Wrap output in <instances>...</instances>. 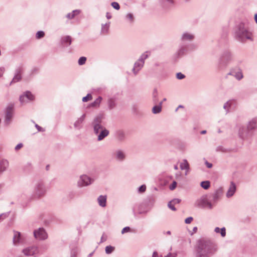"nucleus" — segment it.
Returning <instances> with one entry per match:
<instances>
[{"instance_id": "nucleus-50", "label": "nucleus", "mask_w": 257, "mask_h": 257, "mask_svg": "<svg viewBox=\"0 0 257 257\" xmlns=\"http://www.w3.org/2000/svg\"><path fill=\"white\" fill-rule=\"evenodd\" d=\"M130 227H128V226H127V227H124V228L122 229V230H121V233H122V234H123V233H125V232H127L130 231Z\"/></svg>"}, {"instance_id": "nucleus-23", "label": "nucleus", "mask_w": 257, "mask_h": 257, "mask_svg": "<svg viewBox=\"0 0 257 257\" xmlns=\"http://www.w3.org/2000/svg\"><path fill=\"white\" fill-rule=\"evenodd\" d=\"M162 101L159 102L158 105L156 104L152 108V112L154 114L159 113L162 110Z\"/></svg>"}, {"instance_id": "nucleus-58", "label": "nucleus", "mask_w": 257, "mask_h": 257, "mask_svg": "<svg viewBox=\"0 0 257 257\" xmlns=\"http://www.w3.org/2000/svg\"><path fill=\"white\" fill-rule=\"evenodd\" d=\"M4 69L3 68H0V77H1L3 74V73H4Z\"/></svg>"}, {"instance_id": "nucleus-45", "label": "nucleus", "mask_w": 257, "mask_h": 257, "mask_svg": "<svg viewBox=\"0 0 257 257\" xmlns=\"http://www.w3.org/2000/svg\"><path fill=\"white\" fill-rule=\"evenodd\" d=\"M185 48L184 47L181 48L178 51L179 55H183L185 53Z\"/></svg>"}, {"instance_id": "nucleus-64", "label": "nucleus", "mask_w": 257, "mask_h": 257, "mask_svg": "<svg viewBox=\"0 0 257 257\" xmlns=\"http://www.w3.org/2000/svg\"><path fill=\"white\" fill-rule=\"evenodd\" d=\"M197 230V227H194V228H193V230H194V231H196Z\"/></svg>"}, {"instance_id": "nucleus-3", "label": "nucleus", "mask_w": 257, "mask_h": 257, "mask_svg": "<svg viewBox=\"0 0 257 257\" xmlns=\"http://www.w3.org/2000/svg\"><path fill=\"white\" fill-rule=\"evenodd\" d=\"M46 192L44 183L42 181L36 182L34 186L33 194L34 197L40 198L44 195Z\"/></svg>"}, {"instance_id": "nucleus-38", "label": "nucleus", "mask_w": 257, "mask_h": 257, "mask_svg": "<svg viewBox=\"0 0 257 257\" xmlns=\"http://www.w3.org/2000/svg\"><path fill=\"white\" fill-rule=\"evenodd\" d=\"M86 61V58L85 57H81L78 60V64L79 65H82L84 64Z\"/></svg>"}, {"instance_id": "nucleus-19", "label": "nucleus", "mask_w": 257, "mask_h": 257, "mask_svg": "<svg viewBox=\"0 0 257 257\" xmlns=\"http://www.w3.org/2000/svg\"><path fill=\"white\" fill-rule=\"evenodd\" d=\"M109 131L105 127L103 128V130H102L98 134H96V135H97V140L98 141H100L103 140L109 135Z\"/></svg>"}, {"instance_id": "nucleus-49", "label": "nucleus", "mask_w": 257, "mask_h": 257, "mask_svg": "<svg viewBox=\"0 0 257 257\" xmlns=\"http://www.w3.org/2000/svg\"><path fill=\"white\" fill-rule=\"evenodd\" d=\"M181 201V200L178 198H175L171 201V202L174 204H179Z\"/></svg>"}, {"instance_id": "nucleus-47", "label": "nucleus", "mask_w": 257, "mask_h": 257, "mask_svg": "<svg viewBox=\"0 0 257 257\" xmlns=\"http://www.w3.org/2000/svg\"><path fill=\"white\" fill-rule=\"evenodd\" d=\"M168 206L173 211L176 210V208L174 207V205L171 201L168 203Z\"/></svg>"}, {"instance_id": "nucleus-28", "label": "nucleus", "mask_w": 257, "mask_h": 257, "mask_svg": "<svg viewBox=\"0 0 257 257\" xmlns=\"http://www.w3.org/2000/svg\"><path fill=\"white\" fill-rule=\"evenodd\" d=\"M116 137L119 141H122L125 138V133L122 131H118L116 132Z\"/></svg>"}, {"instance_id": "nucleus-54", "label": "nucleus", "mask_w": 257, "mask_h": 257, "mask_svg": "<svg viewBox=\"0 0 257 257\" xmlns=\"http://www.w3.org/2000/svg\"><path fill=\"white\" fill-rule=\"evenodd\" d=\"M239 134L241 137H243L244 135L243 128H240L239 131Z\"/></svg>"}, {"instance_id": "nucleus-10", "label": "nucleus", "mask_w": 257, "mask_h": 257, "mask_svg": "<svg viewBox=\"0 0 257 257\" xmlns=\"http://www.w3.org/2000/svg\"><path fill=\"white\" fill-rule=\"evenodd\" d=\"M34 235L36 239L44 240L48 237L47 234L43 228H39L34 231Z\"/></svg>"}, {"instance_id": "nucleus-36", "label": "nucleus", "mask_w": 257, "mask_h": 257, "mask_svg": "<svg viewBox=\"0 0 257 257\" xmlns=\"http://www.w3.org/2000/svg\"><path fill=\"white\" fill-rule=\"evenodd\" d=\"M62 42L63 43H67V45H70L71 44V38L70 36H67L62 38Z\"/></svg>"}, {"instance_id": "nucleus-59", "label": "nucleus", "mask_w": 257, "mask_h": 257, "mask_svg": "<svg viewBox=\"0 0 257 257\" xmlns=\"http://www.w3.org/2000/svg\"><path fill=\"white\" fill-rule=\"evenodd\" d=\"M158 256V254H157V252H156V251H154L153 252V255H152V257H157Z\"/></svg>"}, {"instance_id": "nucleus-52", "label": "nucleus", "mask_w": 257, "mask_h": 257, "mask_svg": "<svg viewBox=\"0 0 257 257\" xmlns=\"http://www.w3.org/2000/svg\"><path fill=\"white\" fill-rule=\"evenodd\" d=\"M192 220H193V218L192 217H189L185 219V222L186 224H189V223H190Z\"/></svg>"}, {"instance_id": "nucleus-21", "label": "nucleus", "mask_w": 257, "mask_h": 257, "mask_svg": "<svg viewBox=\"0 0 257 257\" xmlns=\"http://www.w3.org/2000/svg\"><path fill=\"white\" fill-rule=\"evenodd\" d=\"M9 167V162L6 160H3L0 162V175L5 171Z\"/></svg>"}, {"instance_id": "nucleus-42", "label": "nucleus", "mask_w": 257, "mask_h": 257, "mask_svg": "<svg viewBox=\"0 0 257 257\" xmlns=\"http://www.w3.org/2000/svg\"><path fill=\"white\" fill-rule=\"evenodd\" d=\"M126 18L131 23L134 21V17L133 14L128 13L126 15Z\"/></svg>"}, {"instance_id": "nucleus-17", "label": "nucleus", "mask_w": 257, "mask_h": 257, "mask_svg": "<svg viewBox=\"0 0 257 257\" xmlns=\"http://www.w3.org/2000/svg\"><path fill=\"white\" fill-rule=\"evenodd\" d=\"M236 185L233 182H231L230 186L226 192V196L227 198H230L232 196L236 191Z\"/></svg>"}, {"instance_id": "nucleus-53", "label": "nucleus", "mask_w": 257, "mask_h": 257, "mask_svg": "<svg viewBox=\"0 0 257 257\" xmlns=\"http://www.w3.org/2000/svg\"><path fill=\"white\" fill-rule=\"evenodd\" d=\"M35 127L37 128L39 132H44L45 130L42 127L40 126L37 124H35Z\"/></svg>"}, {"instance_id": "nucleus-13", "label": "nucleus", "mask_w": 257, "mask_h": 257, "mask_svg": "<svg viewBox=\"0 0 257 257\" xmlns=\"http://www.w3.org/2000/svg\"><path fill=\"white\" fill-rule=\"evenodd\" d=\"M13 105L8 106L6 109V114L5 117V123L9 124L13 117Z\"/></svg>"}, {"instance_id": "nucleus-12", "label": "nucleus", "mask_w": 257, "mask_h": 257, "mask_svg": "<svg viewBox=\"0 0 257 257\" xmlns=\"http://www.w3.org/2000/svg\"><path fill=\"white\" fill-rule=\"evenodd\" d=\"M34 99V95L29 91H27L25 94L20 97V101L22 104L26 103Z\"/></svg>"}, {"instance_id": "nucleus-48", "label": "nucleus", "mask_w": 257, "mask_h": 257, "mask_svg": "<svg viewBox=\"0 0 257 257\" xmlns=\"http://www.w3.org/2000/svg\"><path fill=\"white\" fill-rule=\"evenodd\" d=\"M146 185H143L139 188V191L140 192H144L146 191Z\"/></svg>"}, {"instance_id": "nucleus-7", "label": "nucleus", "mask_w": 257, "mask_h": 257, "mask_svg": "<svg viewBox=\"0 0 257 257\" xmlns=\"http://www.w3.org/2000/svg\"><path fill=\"white\" fill-rule=\"evenodd\" d=\"M234 57L230 51H225L222 53L220 58V64L226 66L233 61Z\"/></svg>"}, {"instance_id": "nucleus-6", "label": "nucleus", "mask_w": 257, "mask_h": 257, "mask_svg": "<svg viewBox=\"0 0 257 257\" xmlns=\"http://www.w3.org/2000/svg\"><path fill=\"white\" fill-rule=\"evenodd\" d=\"M103 119L102 115H97L92 122V125L93 128L94 133L95 135L98 134L99 132L105 127L101 124Z\"/></svg>"}, {"instance_id": "nucleus-63", "label": "nucleus", "mask_w": 257, "mask_h": 257, "mask_svg": "<svg viewBox=\"0 0 257 257\" xmlns=\"http://www.w3.org/2000/svg\"><path fill=\"white\" fill-rule=\"evenodd\" d=\"M174 169L176 170H177L178 169V167L177 165H175L174 166Z\"/></svg>"}, {"instance_id": "nucleus-44", "label": "nucleus", "mask_w": 257, "mask_h": 257, "mask_svg": "<svg viewBox=\"0 0 257 257\" xmlns=\"http://www.w3.org/2000/svg\"><path fill=\"white\" fill-rule=\"evenodd\" d=\"M176 77L178 79H182L185 77V76L181 72L177 73Z\"/></svg>"}, {"instance_id": "nucleus-4", "label": "nucleus", "mask_w": 257, "mask_h": 257, "mask_svg": "<svg viewBox=\"0 0 257 257\" xmlns=\"http://www.w3.org/2000/svg\"><path fill=\"white\" fill-rule=\"evenodd\" d=\"M148 58V55L147 52L143 53L139 59L135 63L132 71L135 75H136L138 72L143 67L145 60Z\"/></svg>"}, {"instance_id": "nucleus-30", "label": "nucleus", "mask_w": 257, "mask_h": 257, "mask_svg": "<svg viewBox=\"0 0 257 257\" xmlns=\"http://www.w3.org/2000/svg\"><path fill=\"white\" fill-rule=\"evenodd\" d=\"M108 105L110 109H113L116 106L115 100L114 98H110L108 100Z\"/></svg>"}, {"instance_id": "nucleus-56", "label": "nucleus", "mask_w": 257, "mask_h": 257, "mask_svg": "<svg viewBox=\"0 0 257 257\" xmlns=\"http://www.w3.org/2000/svg\"><path fill=\"white\" fill-rule=\"evenodd\" d=\"M205 164H206L207 167L208 168H211L212 167V164L211 163H210L207 162V161L205 162Z\"/></svg>"}, {"instance_id": "nucleus-24", "label": "nucleus", "mask_w": 257, "mask_h": 257, "mask_svg": "<svg viewBox=\"0 0 257 257\" xmlns=\"http://www.w3.org/2000/svg\"><path fill=\"white\" fill-rule=\"evenodd\" d=\"M81 13V10H75L73 11L71 13H68L66 15V18L69 20L73 19L75 16L78 15Z\"/></svg>"}, {"instance_id": "nucleus-61", "label": "nucleus", "mask_w": 257, "mask_h": 257, "mask_svg": "<svg viewBox=\"0 0 257 257\" xmlns=\"http://www.w3.org/2000/svg\"><path fill=\"white\" fill-rule=\"evenodd\" d=\"M206 131H205V130H204V131H202L201 132V134H202V135L206 134Z\"/></svg>"}, {"instance_id": "nucleus-22", "label": "nucleus", "mask_w": 257, "mask_h": 257, "mask_svg": "<svg viewBox=\"0 0 257 257\" xmlns=\"http://www.w3.org/2000/svg\"><path fill=\"white\" fill-rule=\"evenodd\" d=\"M106 195H100L97 198L98 203L99 206L104 207L106 205Z\"/></svg>"}, {"instance_id": "nucleus-62", "label": "nucleus", "mask_w": 257, "mask_h": 257, "mask_svg": "<svg viewBox=\"0 0 257 257\" xmlns=\"http://www.w3.org/2000/svg\"><path fill=\"white\" fill-rule=\"evenodd\" d=\"M93 252H91L90 253H89L88 254V257H91L92 255H93Z\"/></svg>"}, {"instance_id": "nucleus-29", "label": "nucleus", "mask_w": 257, "mask_h": 257, "mask_svg": "<svg viewBox=\"0 0 257 257\" xmlns=\"http://www.w3.org/2000/svg\"><path fill=\"white\" fill-rule=\"evenodd\" d=\"M214 231L217 233H220L222 237H224L226 235V229L225 227H222L220 229L219 227H216L215 228Z\"/></svg>"}, {"instance_id": "nucleus-11", "label": "nucleus", "mask_w": 257, "mask_h": 257, "mask_svg": "<svg viewBox=\"0 0 257 257\" xmlns=\"http://www.w3.org/2000/svg\"><path fill=\"white\" fill-rule=\"evenodd\" d=\"M22 252L26 256H32L38 252V248L35 246H30L24 248Z\"/></svg>"}, {"instance_id": "nucleus-15", "label": "nucleus", "mask_w": 257, "mask_h": 257, "mask_svg": "<svg viewBox=\"0 0 257 257\" xmlns=\"http://www.w3.org/2000/svg\"><path fill=\"white\" fill-rule=\"evenodd\" d=\"M195 38L193 33L185 32L183 33L181 37V40L182 42H190L194 40Z\"/></svg>"}, {"instance_id": "nucleus-39", "label": "nucleus", "mask_w": 257, "mask_h": 257, "mask_svg": "<svg viewBox=\"0 0 257 257\" xmlns=\"http://www.w3.org/2000/svg\"><path fill=\"white\" fill-rule=\"evenodd\" d=\"M9 212H6L2 213L0 215V222L2 221L5 219L7 218L9 216Z\"/></svg>"}, {"instance_id": "nucleus-43", "label": "nucleus", "mask_w": 257, "mask_h": 257, "mask_svg": "<svg viewBox=\"0 0 257 257\" xmlns=\"http://www.w3.org/2000/svg\"><path fill=\"white\" fill-rule=\"evenodd\" d=\"M111 5V6L115 10H118L120 8L119 5L117 2H112Z\"/></svg>"}, {"instance_id": "nucleus-27", "label": "nucleus", "mask_w": 257, "mask_h": 257, "mask_svg": "<svg viewBox=\"0 0 257 257\" xmlns=\"http://www.w3.org/2000/svg\"><path fill=\"white\" fill-rule=\"evenodd\" d=\"M180 167L181 170H186L188 171L189 169V165L187 161L184 160L183 162L181 163Z\"/></svg>"}, {"instance_id": "nucleus-8", "label": "nucleus", "mask_w": 257, "mask_h": 257, "mask_svg": "<svg viewBox=\"0 0 257 257\" xmlns=\"http://www.w3.org/2000/svg\"><path fill=\"white\" fill-rule=\"evenodd\" d=\"M94 181V179L86 175H82L80 176L77 182V185L79 187L87 186L91 184Z\"/></svg>"}, {"instance_id": "nucleus-18", "label": "nucleus", "mask_w": 257, "mask_h": 257, "mask_svg": "<svg viewBox=\"0 0 257 257\" xmlns=\"http://www.w3.org/2000/svg\"><path fill=\"white\" fill-rule=\"evenodd\" d=\"M22 71V69L21 68H18L16 70L15 75L13 80L11 82L10 84L19 82V81L21 80V79L22 78L21 75Z\"/></svg>"}, {"instance_id": "nucleus-2", "label": "nucleus", "mask_w": 257, "mask_h": 257, "mask_svg": "<svg viewBox=\"0 0 257 257\" xmlns=\"http://www.w3.org/2000/svg\"><path fill=\"white\" fill-rule=\"evenodd\" d=\"M236 38L239 41L245 42L247 40H252L251 33L247 31L243 24H239L235 32Z\"/></svg>"}, {"instance_id": "nucleus-16", "label": "nucleus", "mask_w": 257, "mask_h": 257, "mask_svg": "<svg viewBox=\"0 0 257 257\" xmlns=\"http://www.w3.org/2000/svg\"><path fill=\"white\" fill-rule=\"evenodd\" d=\"M222 189L221 188H219L215 190V191L212 194V199L213 202L212 203H213V205H214V204L220 199L222 194Z\"/></svg>"}, {"instance_id": "nucleus-26", "label": "nucleus", "mask_w": 257, "mask_h": 257, "mask_svg": "<svg viewBox=\"0 0 257 257\" xmlns=\"http://www.w3.org/2000/svg\"><path fill=\"white\" fill-rule=\"evenodd\" d=\"M21 241V233L19 232H15L13 237V241L14 244L18 243Z\"/></svg>"}, {"instance_id": "nucleus-34", "label": "nucleus", "mask_w": 257, "mask_h": 257, "mask_svg": "<svg viewBox=\"0 0 257 257\" xmlns=\"http://www.w3.org/2000/svg\"><path fill=\"white\" fill-rule=\"evenodd\" d=\"M102 100V97L101 96H99L97 98H96L94 102L91 103L90 105L92 107H98L99 106V104Z\"/></svg>"}, {"instance_id": "nucleus-9", "label": "nucleus", "mask_w": 257, "mask_h": 257, "mask_svg": "<svg viewBox=\"0 0 257 257\" xmlns=\"http://www.w3.org/2000/svg\"><path fill=\"white\" fill-rule=\"evenodd\" d=\"M246 132L247 134L255 130L257 128V116L252 118L246 124Z\"/></svg>"}, {"instance_id": "nucleus-57", "label": "nucleus", "mask_w": 257, "mask_h": 257, "mask_svg": "<svg viewBox=\"0 0 257 257\" xmlns=\"http://www.w3.org/2000/svg\"><path fill=\"white\" fill-rule=\"evenodd\" d=\"M106 17L107 19H110L111 18V15L109 13H106Z\"/></svg>"}, {"instance_id": "nucleus-41", "label": "nucleus", "mask_w": 257, "mask_h": 257, "mask_svg": "<svg viewBox=\"0 0 257 257\" xmlns=\"http://www.w3.org/2000/svg\"><path fill=\"white\" fill-rule=\"evenodd\" d=\"M92 98V97L91 94H88L86 96L83 97L82 101L83 102H86L88 100H91Z\"/></svg>"}, {"instance_id": "nucleus-33", "label": "nucleus", "mask_w": 257, "mask_h": 257, "mask_svg": "<svg viewBox=\"0 0 257 257\" xmlns=\"http://www.w3.org/2000/svg\"><path fill=\"white\" fill-rule=\"evenodd\" d=\"M153 101L154 104H157L158 101V93L156 89H155L153 92Z\"/></svg>"}, {"instance_id": "nucleus-37", "label": "nucleus", "mask_w": 257, "mask_h": 257, "mask_svg": "<svg viewBox=\"0 0 257 257\" xmlns=\"http://www.w3.org/2000/svg\"><path fill=\"white\" fill-rule=\"evenodd\" d=\"M114 250V247L112 246H110V245L106 246L105 247V252L107 254L111 253V252H112Z\"/></svg>"}, {"instance_id": "nucleus-46", "label": "nucleus", "mask_w": 257, "mask_h": 257, "mask_svg": "<svg viewBox=\"0 0 257 257\" xmlns=\"http://www.w3.org/2000/svg\"><path fill=\"white\" fill-rule=\"evenodd\" d=\"M177 186V183L176 181H173L172 184L169 186V189L171 190L175 189Z\"/></svg>"}, {"instance_id": "nucleus-51", "label": "nucleus", "mask_w": 257, "mask_h": 257, "mask_svg": "<svg viewBox=\"0 0 257 257\" xmlns=\"http://www.w3.org/2000/svg\"><path fill=\"white\" fill-rule=\"evenodd\" d=\"M23 146V145L22 143H19V144H18L16 147H15V150L17 151H18L19 150H20V149H21Z\"/></svg>"}, {"instance_id": "nucleus-1", "label": "nucleus", "mask_w": 257, "mask_h": 257, "mask_svg": "<svg viewBox=\"0 0 257 257\" xmlns=\"http://www.w3.org/2000/svg\"><path fill=\"white\" fill-rule=\"evenodd\" d=\"M217 250L216 245L210 240L200 239L195 248V257H209Z\"/></svg>"}, {"instance_id": "nucleus-25", "label": "nucleus", "mask_w": 257, "mask_h": 257, "mask_svg": "<svg viewBox=\"0 0 257 257\" xmlns=\"http://www.w3.org/2000/svg\"><path fill=\"white\" fill-rule=\"evenodd\" d=\"M229 74L233 75L238 80H241L243 78V74L240 70H238L237 72L234 73L233 72H230Z\"/></svg>"}, {"instance_id": "nucleus-60", "label": "nucleus", "mask_w": 257, "mask_h": 257, "mask_svg": "<svg viewBox=\"0 0 257 257\" xmlns=\"http://www.w3.org/2000/svg\"><path fill=\"white\" fill-rule=\"evenodd\" d=\"M254 20L255 22L257 23V14L254 15Z\"/></svg>"}, {"instance_id": "nucleus-35", "label": "nucleus", "mask_w": 257, "mask_h": 257, "mask_svg": "<svg viewBox=\"0 0 257 257\" xmlns=\"http://www.w3.org/2000/svg\"><path fill=\"white\" fill-rule=\"evenodd\" d=\"M200 185L203 189L206 190L208 189L210 186V183L208 181H205L201 182Z\"/></svg>"}, {"instance_id": "nucleus-5", "label": "nucleus", "mask_w": 257, "mask_h": 257, "mask_svg": "<svg viewBox=\"0 0 257 257\" xmlns=\"http://www.w3.org/2000/svg\"><path fill=\"white\" fill-rule=\"evenodd\" d=\"M195 206L198 207L212 209L213 208V203L209 201L206 196H203L195 202Z\"/></svg>"}, {"instance_id": "nucleus-14", "label": "nucleus", "mask_w": 257, "mask_h": 257, "mask_svg": "<svg viewBox=\"0 0 257 257\" xmlns=\"http://www.w3.org/2000/svg\"><path fill=\"white\" fill-rule=\"evenodd\" d=\"M113 158L118 161H123L125 158V154L121 150H117L113 154Z\"/></svg>"}, {"instance_id": "nucleus-20", "label": "nucleus", "mask_w": 257, "mask_h": 257, "mask_svg": "<svg viewBox=\"0 0 257 257\" xmlns=\"http://www.w3.org/2000/svg\"><path fill=\"white\" fill-rule=\"evenodd\" d=\"M85 114H83L80 117L74 122V126L76 129H80L82 127V124L85 119Z\"/></svg>"}, {"instance_id": "nucleus-32", "label": "nucleus", "mask_w": 257, "mask_h": 257, "mask_svg": "<svg viewBox=\"0 0 257 257\" xmlns=\"http://www.w3.org/2000/svg\"><path fill=\"white\" fill-rule=\"evenodd\" d=\"M232 105V101L229 100L226 102L223 105V108L226 111V113H227L229 111V109Z\"/></svg>"}, {"instance_id": "nucleus-40", "label": "nucleus", "mask_w": 257, "mask_h": 257, "mask_svg": "<svg viewBox=\"0 0 257 257\" xmlns=\"http://www.w3.org/2000/svg\"><path fill=\"white\" fill-rule=\"evenodd\" d=\"M44 36V32L43 31H38L37 33H36V37L37 38V39H40L42 37H43Z\"/></svg>"}, {"instance_id": "nucleus-31", "label": "nucleus", "mask_w": 257, "mask_h": 257, "mask_svg": "<svg viewBox=\"0 0 257 257\" xmlns=\"http://www.w3.org/2000/svg\"><path fill=\"white\" fill-rule=\"evenodd\" d=\"M109 23L102 25L101 33L103 34H106L109 30Z\"/></svg>"}, {"instance_id": "nucleus-55", "label": "nucleus", "mask_w": 257, "mask_h": 257, "mask_svg": "<svg viewBox=\"0 0 257 257\" xmlns=\"http://www.w3.org/2000/svg\"><path fill=\"white\" fill-rule=\"evenodd\" d=\"M176 255V254H172L171 253H169L168 254H167L165 257H175ZM160 257H163L162 256H160Z\"/></svg>"}]
</instances>
